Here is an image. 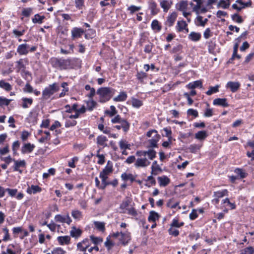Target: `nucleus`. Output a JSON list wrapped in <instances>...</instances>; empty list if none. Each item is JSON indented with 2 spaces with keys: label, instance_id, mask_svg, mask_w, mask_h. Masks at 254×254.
Masks as SVG:
<instances>
[{
  "label": "nucleus",
  "instance_id": "obj_61",
  "mask_svg": "<svg viewBox=\"0 0 254 254\" xmlns=\"http://www.w3.org/2000/svg\"><path fill=\"white\" fill-rule=\"evenodd\" d=\"M75 6L79 9H81L84 4V0H75Z\"/></svg>",
  "mask_w": 254,
  "mask_h": 254
},
{
  "label": "nucleus",
  "instance_id": "obj_22",
  "mask_svg": "<svg viewBox=\"0 0 254 254\" xmlns=\"http://www.w3.org/2000/svg\"><path fill=\"white\" fill-rule=\"evenodd\" d=\"M187 26V24L184 21H178L177 22V29L178 31H182L184 29H186L187 32H188L189 30L188 28L186 29Z\"/></svg>",
  "mask_w": 254,
  "mask_h": 254
},
{
  "label": "nucleus",
  "instance_id": "obj_44",
  "mask_svg": "<svg viewBox=\"0 0 254 254\" xmlns=\"http://www.w3.org/2000/svg\"><path fill=\"white\" fill-rule=\"evenodd\" d=\"M110 108L111 110V111L106 110L105 113L106 114L109 115L110 116L112 117L117 114V111L114 106H111Z\"/></svg>",
  "mask_w": 254,
  "mask_h": 254
},
{
  "label": "nucleus",
  "instance_id": "obj_6",
  "mask_svg": "<svg viewBox=\"0 0 254 254\" xmlns=\"http://www.w3.org/2000/svg\"><path fill=\"white\" fill-rule=\"evenodd\" d=\"M30 46L27 44L19 45L17 49V52L19 55H26L29 53Z\"/></svg>",
  "mask_w": 254,
  "mask_h": 254
},
{
  "label": "nucleus",
  "instance_id": "obj_46",
  "mask_svg": "<svg viewBox=\"0 0 254 254\" xmlns=\"http://www.w3.org/2000/svg\"><path fill=\"white\" fill-rule=\"evenodd\" d=\"M232 19L233 20L236 21L237 22L239 23H241L243 22V20L242 17L237 13L232 15Z\"/></svg>",
  "mask_w": 254,
  "mask_h": 254
},
{
  "label": "nucleus",
  "instance_id": "obj_23",
  "mask_svg": "<svg viewBox=\"0 0 254 254\" xmlns=\"http://www.w3.org/2000/svg\"><path fill=\"white\" fill-rule=\"evenodd\" d=\"M97 140L98 144L103 146H107V144L106 143V141H107L108 139L106 136L103 135H100L98 136Z\"/></svg>",
  "mask_w": 254,
  "mask_h": 254
},
{
  "label": "nucleus",
  "instance_id": "obj_24",
  "mask_svg": "<svg viewBox=\"0 0 254 254\" xmlns=\"http://www.w3.org/2000/svg\"><path fill=\"white\" fill-rule=\"evenodd\" d=\"M121 178L125 181L130 180L131 182H133L135 180L133 176L131 174H127L126 173L122 174Z\"/></svg>",
  "mask_w": 254,
  "mask_h": 254
},
{
  "label": "nucleus",
  "instance_id": "obj_9",
  "mask_svg": "<svg viewBox=\"0 0 254 254\" xmlns=\"http://www.w3.org/2000/svg\"><path fill=\"white\" fill-rule=\"evenodd\" d=\"M130 203L131 199L130 198L127 197L124 199L120 204V209L122 210L121 212L123 213H126V211L128 209L127 207L129 206Z\"/></svg>",
  "mask_w": 254,
  "mask_h": 254
},
{
  "label": "nucleus",
  "instance_id": "obj_28",
  "mask_svg": "<svg viewBox=\"0 0 254 254\" xmlns=\"http://www.w3.org/2000/svg\"><path fill=\"white\" fill-rule=\"evenodd\" d=\"M127 98V94L124 92H121L120 95H119L117 97L114 98V100L115 101L119 102V101H124L126 100Z\"/></svg>",
  "mask_w": 254,
  "mask_h": 254
},
{
  "label": "nucleus",
  "instance_id": "obj_37",
  "mask_svg": "<svg viewBox=\"0 0 254 254\" xmlns=\"http://www.w3.org/2000/svg\"><path fill=\"white\" fill-rule=\"evenodd\" d=\"M131 104L134 107L139 108L142 105V102L139 100L133 98L131 100Z\"/></svg>",
  "mask_w": 254,
  "mask_h": 254
},
{
  "label": "nucleus",
  "instance_id": "obj_56",
  "mask_svg": "<svg viewBox=\"0 0 254 254\" xmlns=\"http://www.w3.org/2000/svg\"><path fill=\"white\" fill-rule=\"evenodd\" d=\"M65 216H62L61 215H56L55 219L56 221L59 222L61 223H64L65 221Z\"/></svg>",
  "mask_w": 254,
  "mask_h": 254
},
{
  "label": "nucleus",
  "instance_id": "obj_33",
  "mask_svg": "<svg viewBox=\"0 0 254 254\" xmlns=\"http://www.w3.org/2000/svg\"><path fill=\"white\" fill-rule=\"evenodd\" d=\"M0 87L8 91L11 89V86L8 83L5 82L3 80L0 81Z\"/></svg>",
  "mask_w": 254,
  "mask_h": 254
},
{
  "label": "nucleus",
  "instance_id": "obj_5",
  "mask_svg": "<svg viewBox=\"0 0 254 254\" xmlns=\"http://www.w3.org/2000/svg\"><path fill=\"white\" fill-rule=\"evenodd\" d=\"M111 121L113 124L120 123L121 124L122 128L125 132L127 131L129 129V124L126 120L121 118L119 115L116 116L112 119Z\"/></svg>",
  "mask_w": 254,
  "mask_h": 254
},
{
  "label": "nucleus",
  "instance_id": "obj_53",
  "mask_svg": "<svg viewBox=\"0 0 254 254\" xmlns=\"http://www.w3.org/2000/svg\"><path fill=\"white\" fill-rule=\"evenodd\" d=\"M72 216L76 219H79L81 217V213L78 210H74L71 213Z\"/></svg>",
  "mask_w": 254,
  "mask_h": 254
},
{
  "label": "nucleus",
  "instance_id": "obj_25",
  "mask_svg": "<svg viewBox=\"0 0 254 254\" xmlns=\"http://www.w3.org/2000/svg\"><path fill=\"white\" fill-rule=\"evenodd\" d=\"M207 136V134L205 130L199 131L195 134V138L199 140H203Z\"/></svg>",
  "mask_w": 254,
  "mask_h": 254
},
{
  "label": "nucleus",
  "instance_id": "obj_49",
  "mask_svg": "<svg viewBox=\"0 0 254 254\" xmlns=\"http://www.w3.org/2000/svg\"><path fill=\"white\" fill-rule=\"evenodd\" d=\"M235 173L238 175H239L241 178H244L246 177V173L241 169L237 168L235 170Z\"/></svg>",
  "mask_w": 254,
  "mask_h": 254
},
{
  "label": "nucleus",
  "instance_id": "obj_4",
  "mask_svg": "<svg viewBox=\"0 0 254 254\" xmlns=\"http://www.w3.org/2000/svg\"><path fill=\"white\" fill-rule=\"evenodd\" d=\"M59 90L58 84L54 83L46 87L43 91L42 96L44 99H48L51 96Z\"/></svg>",
  "mask_w": 254,
  "mask_h": 254
},
{
  "label": "nucleus",
  "instance_id": "obj_1",
  "mask_svg": "<svg viewBox=\"0 0 254 254\" xmlns=\"http://www.w3.org/2000/svg\"><path fill=\"white\" fill-rule=\"evenodd\" d=\"M137 156L139 157L136 160L134 166L137 167H146L150 165V162L146 157L150 160H153L156 157V152L153 149H149L148 151H138L135 153Z\"/></svg>",
  "mask_w": 254,
  "mask_h": 254
},
{
  "label": "nucleus",
  "instance_id": "obj_12",
  "mask_svg": "<svg viewBox=\"0 0 254 254\" xmlns=\"http://www.w3.org/2000/svg\"><path fill=\"white\" fill-rule=\"evenodd\" d=\"M226 87L231 89L233 92H236L240 87V84L238 82L229 81L227 83Z\"/></svg>",
  "mask_w": 254,
  "mask_h": 254
},
{
  "label": "nucleus",
  "instance_id": "obj_57",
  "mask_svg": "<svg viewBox=\"0 0 254 254\" xmlns=\"http://www.w3.org/2000/svg\"><path fill=\"white\" fill-rule=\"evenodd\" d=\"M82 245H84V248H82L81 249V251L85 252L86 249L89 247V240L86 239L85 240H84L82 242Z\"/></svg>",
  "mask_w": 254,
  "mask_h": 254
},
{
  "label": "nucleus",
  "instance_id": "obj_32",
  "mask_svg": "<svg viewBox=\"0 0 254 254\" xmlns=\"http://www.w3.org/2000/svg\"><path fill=\"white\" fill-rule=\"evenodd\" d=\"M151 27L153 30L160 31L161 29V26L159 25V22L157 20H154L151 23Z\"/></svg>",
  "mask_w": 254,
  "mask_h": 254
},
{
  "label": "nucleus",
  "instance_id": "obj_36",
  "mask_svg": "<svg viewBox=\"0 0 254 254\" xmlns=\"http://www.w3.org/2000/svg\"><path fill=\"white\" fill-rule=\"evenodd\" d=\"M44 18V16H40L39 14H37L35 15L34 18L32 19V21L34 23H41L42 22V20Z\"/></svg>",
  "mask_w": 254,
  "mask_h": 254
},
{
  "label": "nucleus",
  "instance_id": "obj_52",
  "mask_svg": "<svg viewBox=\"0 0 254 254\" xmlns=\"http://www.w3.org/2000/svg\"><path fill=\"white\" fill-rule=\"evenodd\" d=\"M120 147L121 149H129L130 147V144H127V142L125 141L121 140L120 141Z\"/></svg>",
  "mask_w": 254,
  "mask_h": 254
},
{
  "label": "nucleus",
  "instance_id": "obj_17",
  "mask_svg": "<svg viewBox=\"0 0 254 254\" xmlns=\"http://www.w3.org/2000/svg\"><path fill=\"white\" fill-rule=\"evenodd\" d=\"M57 240L61 245H67L70 242V238L68 236H60L58 237Z\"/></svg>",
  "mask_w": 254,
  "mask_h": 254
},
{
  "label": "nucleus",
  "instance_id": "obj_11",
  "mask_svg": "<svg viewBox=\"0 0 254 254\" xmlns=\"http://www.w3.org/2000/svg\"><path fill=\"white\" fill-rule=\"evenodd\" d=\"M34 148L35 145L33 144L30 143H25L21 148V152L22 154L30 153L33 150Z\"/></svg>",
  "mask_w": 254,
  "mask_h": 254
},
{
  "label": "nucleus",
  "instance_id": "obj_35",
  "mask_svg": "<svg viewBox=\"0 0 254 254\" xmlns=\"http://www.w3.org/2000/svg\"><path fill=\"white\" fill-rule=\"evenodd\" d=\"M22 107L24 108H28V106L27 104L31 105L33 102V100L31 98H24L22 99Z\"/></svg>",
  "mask_w": 254,
  "mask_h": 254
},
{
  "label": "nucleus",
  "instance_id": "obj_8",
  "mask_svg": "<svg viewBox=\"0 0 254 254\" xmlns=\"http://www.w3.org/2000/svg\"><path fill=\"white\" fill-rule=\"evenodd\" d=\"M121 237L120 239V241L122 242L124 245H127L130 240V235L128 232L124 233L121 232Z\"/></svg>",
  "mask_w": 254,
  "mask_h": 254
},
{
  "label": "nucleus",
  "instance_id": "obj_39",
  "mask_svg": "<svg viewBox=\"0 0 254 254\" xmlns=\"http://www.w3.org/2000/svg\"><path fill=\"white\" fill-rule=\"evenodd\" d=\"M218 88V85H216L214 87H210L209 89L206 92V94L209 96L213 93L217 92L219 91Z\"/></svg>",
  "mask_w": 254,
  "mask_h": 254
},
{
  "label": "nucleus",
  "instance_id": "obj_31",
  "mask_svg": "<svg viewBox=\"0 0 254 254\" xmlns=\"http://www.w3.org/2000/svg\"><path fill=\"white\" fill-rule=\"evenodd\" d=\"M41 190V188H40L38 186H34L32 185L30 189H28L27 190V192L28 193H31L32 192L33 193H35L37 192H40Z\"/></svg>",
  "mask_w": 254,
  "mask_h": 254
},
{
  "label": "nucleus",
  "instance_id": "obj_63",
  "mask_svg": "<svg viewBox=\"0 0 254 254\" xmlns=\"http://www.w3.org/2000/svg\"><path fill=\"white\" fill-rule=\"evenodd\" d=\"M76 124V122L75 121H70V120H67L66 121L65 127H73L75 126Z\"/></svg>",
  "mask_w": 254,
  "mask_h": 254
},
{
  "label": "nucleus",
  "instance_id": "obj_3",
  "mask_svg": "<svg viewBox=\"0 0 254 254\" xmlns=\"http://www.w3.org/2000/svg\"><path fill=\"white\" fill-rule=\"evenodd\" d=\"M114 93L115 90L109 87H101L97 91V94L100 97V101L102 103L109 100Z\"/></svg>",
  "mask_w": 254,
  "mask_h": 254
},
{
  "label": "nucleus",
  "instance_id": "obj_30",
  "mask_svg": "<svg viewBox=\"0 0 254 254\" xmlns=\"http://www.w3.org/2000/svg\"><path fill=\"white\" fill-rule=\"evenodd\" d=\"M160 138V135L158 134H156V137H154L153 138H152L149 140V142L150 144L151 147H156L157 146V142L159 140Z\"/></svg>",
  "mask_w": 254,
  "mask_h": 254
},
{
  "label": "nucleus",
  "instance_id": "obj_16",
  "mask_svg": "<svg viewBox=\"0 0 254 254\" xmlns=\"http://www.w3.org/2000/svg\"><path fill=\"white\" fill-rule=\"evenodd\" d=\"M172 4V1H169L167 0H163L160 2V5L161 7L163 9V11L165 12H167L168 11V10L171 6Z\"/></svg>",
  "mask_w": 254,
  "mask_h": 254
},
{
  "label": "nucleus",
  "instance_id": "obj_64",
  "mask_svg": "<svg viewBox=\"0 0 254 254\" xmlns=\"http://www.w3.org/2000/svg\"><path fill=\"white\" fill-rule=\"evenodd\" d=\"M188 114L189 115H192L195 117H197L198 116V112L196 110L190 109L188 110Z\"/></svg>",
  "mask_w": 254,
  "mask_h": 254
},
{
  "label": "nucleus",
  "instance_id": "obj_60",
  "mask_svg": "<svg viewBox=\"0 0 254 254\" xmlns=\"http://www.w3.org/2000/svg\"><path fill=\"white\" fill-rule=\"evenodd\" d=\"M65 251L61 248L55 249L52 252V254H64Z\"/></svg>",
  "mask_w": 254,
  "mask_h": 254
},
{
  "label": "nucleus",
  "instance_id": "obj_43",
  "mask_svg": "<svg viewBox=\"0 0 254 254\" xmlns=\"http://www.w3.org/2000/svg\"><path fill=\"white\" fill-rule=\"evenodd\" d=\"M229 3H227L224 0H221L217 4V7L219 8L221 7L226 9L229 7Z\"/></svg>",
  "mask_w": 254,
  "mask_h": 254
},
{
  "label": "nucleus",
  "instance_id": "obj_2",
  "mask_svg": "<svg viewBox=\"0 0 254 254\" xmlns=\"http://www.w3.org/2000/svg\"><path fill=\"white\" fill-rule=\"evenodd\" d=\"M50 63L53 67L59 68L61 69H66L71 65V61L69 59L52 58L50 59Z\"/></svg>",
  "mask_w": 254,
  "mask_h": 254
},
{
  "label": "nucleus",
  "instance_id": "obj_58",
  "mask_svg": "<svg viewBox=\"0 0 254 254\" xmlns=\"http://www.w3.org/2000/svg\"><path fill=\"white\" fill-rule=\"evenodd\" d=\"M163 130L165 132V136L168 137V140H169V141H171V139H172V137L171 136L172 131H171V129H170L168 128H164L163 129Z\"/></svg>",
  "mask_w": 254,
  "mask_h": 254
},
{
  "label": "nucleus",
  "instance_id": "obj_18",
  "mask_svg": "<svg viewBox=\"0 0 254 254\" xmlns=\"http://www.w3.org/2000/svg\"><path fill=\"white\" fill-rule=\"evenodd\" d=\"M188 2L187 1H181L176 4V8L180 11H185L188 7Z\"/></svg>",
  "mask_w": 254,
  "mask_h": 254
},
{
  "label": "nucleus",
  "instance_id": "obj_50",
  "mask_svg": "<svg viewBox=\"0 0 254 254\" xmlns=\"http://www.w3.org/2000/svg\"><path fill=\"white\" fill-rule=\"evenodd\" d=\"M141 9L140 6H136L135 5H131L128 7L127 9L130 11L131 14L133 13L134 12L139 10Z\"/></svg>",
  "mask_w": 254,
  "mask_h": 254
},
{
  "label": "nucleus",
  "instance_id": "obj_19",
  "mask_svg": "<svg viewBox=\"0 0 254 254\" xmlns=\"http://www.w3.org/2000/svg\"><path fill=\"white\" fill-rule=\"evenodd\" d=\"M159 215L158 213L154 211H151L149 212V215L148 218V220L149 222H155L156 220L158 219Z\"/></svg>",
  "mask_w": 254,
  "mask_h": 254
},
{
  "label": "nucleus",
  "instance_id": "obj_45",
  "mask_svg": "<svg viewBox=\"0 0 254 254\" xmlns=\"http://www.w3.org/2000/svg\"><path fill=\"white\" fill-rule=\"evenodd\" d=\"M94 225L95 227L100 231H103L105 229V225L103 222L95 221L94 222Z\"/></svg>",
  "mask_w": 254,
  "mask_h": 254
},
{
  "label": "nucleus",
  "instance_id": "obj_10",
  "mask_svg": "<svg viewBox=\"0 0 254 254\" xmlns=\"http://www.w3.org/2000/svg\"><path fill=\"white\" fill-rule=\"evenodd\" d=\"M213 104L214 105L221 106L223 107L229 106L227 103V100L226 98H217L213 100Z\"/></svg>",
  "mask_w": 254,
  "mask_h": 254
},
{
  "label": "nucleus",
  "instance_id": "obj_55",
  "mask_svg": "<svg viewBox=\"0 0 254 254\" xmlns=\"http://www.w3.org/2000/svg\"><path fill=\"white\" fill-rule=\"evenodd\" d=\"M6 191L8 193V194L11 196H14L17 192V189H10L9 188L5 189Z\"/></svg>",
  "mask_w": 254,
  "mask_h": 254
},
{
  "label": "nucleus",
  "instance_id": "obj_38",
  "mask_svg": "<svg viewBox=\"0 0 254 254\" xmlns=\"http://www.w3.org/2000/svg\"><path fill=\"white\" fill-rule=\"evenodd\" d=\"M200 146H199V145L191 144L189 146V147L188 148V149L191 153H195L197 151V150H198L200 149Z\"/></svg>",
  "mask_w": 254,
  "mask_h": 254
},
{
  "label": "nucleus",
  "instance_id": "obj_15",
  "mask_svg": "<svg viewBox=\"0 0 254 254\" xmlns=\"http://www.w3.org/2000/svg\"><path fill=\"white\" fill-rule=\"evenodd\" d=\"M113 172V166L110 161H109L107 163L106 166L105 168L100 172V173L105 174V175H109Z\"/></svg>",
  "mask_w": 254,
  "mask_h": 254
},
{
  "label": "nucleus",
  "instance_id": "obj_62",
  "mask_svg": "<svg viewBox=\"0 0 254 254\" xmlns=\"http://www.w3.org/2000/svg\"><path fill=\"white\" fill-rule=\"evenodd\" d=\"M213 115V110L210 108H207L204 114L205 117H210Z\"/></svg>",
  "mask_w": 254,
  "mask_h": 254
},
{
  "label": "nucleus",
  "instance_id": "obj_20",
  "mask_svg": "<svg viewBox=\"0 0 254 254\" xmlns=\"http://www.w3.org/2000/svg\"><path fill=\"white\" fill-rule=\"evenodd\" d=\"M177 17V13L176 12H172L167 17V21L169 23V26H172L175 21Z\"/></svg>",
  "mask_w": 254,
  "mask_h": 254
},
{
  "label": "nucleus",
  "instance_id": "obj_13",
  "mask_svg": "<svg viewBox=\"0 0 254 254\" xmlns=\"http://www.w3.org/2000/svg\"><path fill=\"white\" fill-rule=\"evenodd\" d=\"M157 179L161 187H165L170 182V179L166 176L158 177Z\"/></svg>",
  "mask_w": 254,
  "mask_h": 254
},
{
  "label": "nucleus",
  "instance_id": "obj_14",
  "mask_svg": "<svg viewBox=\"0 0 254 254\" xmlns=\"http://www.w3.org/2000/svg\"><path fill=\"white\" fill-rule=\"evenodd\" d=\"M83 32V30L81 28H73L71 31L72 37L73 39L80 37Z\"/></svg>",
  "mask_w": 254,
  "mask_h": 254
},
{
  "label": "nucleus",
  "instance_id": "obj_21",
  "mask_svg": "<svg viewBox=\"0 0 254 254\" xmlns=\"http://www.w3.org/2000/svg\"><path fill=\"white\" fill-rule=\"evenodd\" d=\"M82 231L79 229H76L75 227L73 226L71 228V230L70 232V234L71 237L74 238L79 237L81 234Z\"/></svg>",
  "mask_w": 254,
  "mask_h": 254
},
{
  "label": "nucleus",
  "instance_id": "obj_51",
  "mask_svg": "<svg viewBox=\"0 0 254 254\" xmlns=\"http://www.w3.org/2000/svg\"><path fill=\"white\" fill-rule=\"evenodd\" d=\"M90 238L92 242L96 245L102 242L103 241L102 238H100L99 237H95L93 235L90 236Z\"/></svg>",
  "mask_w": 254,
  "mask_h": 254
},
{
  "label": "nucleus",
  "instance_id": "obj_47",
  "mask_svg": "<svg viewBox=\"0 0 254 254\" xmlns=\"http://www.w3.org/2000/svg\"><path fill=\"white\" fill-rule=\"evenodd\" d=\"M203 17L201 16H198L197 17V20L199 22V25L201 26H204L206 22L208 21V19L205 18L204 20H202ZM199 25V24H197Z\"/></svg>",
  "mask_w": 254,
  "mask_h": 254
},
{
  "label": "nucleus",
  "instance_id": "obj_40",
  "mask_svg": "<svg viewBox=\"0 0 254 254\" xmlns=\"http://www.w3.org/2000/svg\"><path fill=\"white\" fill-rule=\"evenodd\" d=\"M10 101L11 100H8L6 98L0 97V106L2 107L4 105L8 106L9 104Z\"/></svg>",
  "mask_w": 254,
  "mask_h": 254
},
{
  "label": "nucleus",
  "instance_id": "obj_59",
  "mask_svg": "<svg viewBox=\"0 0 254 254\" xmlns=\"http://www.w3.org/2000/svg\"><path fill=\"white\" fill-rule=\"evenodd\" d=\"M254 250L252 247H248L244 250L241 254H253Z\"/></svg>",
  "mask_w": 254,
  "mask_h": 254
},
{
  "label": "nucleus",
  "instance_id": "obj_34",
  "mask_svg": "<svg viewBox=\"0 0 254 254\" xmlns=\"http://www.w3.org/2000/svg\"><path fill=\"white\" fill-rule=\"evenodd\" d=\"M97 105V103L91 100L87 102V109L89 111H92Z\"/></svg>",
  "mask_w": 254,
  "mask_h": 254
},
{
  "label": "nucleus",
  "instance_id": "obj_48",
  "mask_svg": "<svg viewBox=\"0 0 254 254\" xmlns=\"http://www.w3.org/2000/svg\"><path fill=\"white\" fill-rule=\"evenodd\" d=\"M32 11L31 8H24L22 10V15L25 17H29Z\"/></svg>",
  "mask_w": 254,
  "mask_h": 254
},
{
  "label": "nucleus",
  "instance_id": "obj_26",
  "mask_svg": "<svg viewBox=\"0 0 254 254\" xmlns=\"http://www.w3.org/2000/svg\"><path fill=\"white\" fill-rule=\"evenodd\" d=\"M189 38L193 41H197L200 40L201 35L198 33L191 32L189 35Z\"/></svg>",
  "mask_w": 254,
  "mask_h": 254
},
{
  "label": "nucleus",
  "instance_id": "obj_42",
  "mask_svg": "<svg viewBox=\"0 0 254 254\" xmlns=\"http://www.w3.org/2000/svg\"><path fill=\"white\" fill-rule=\"evenodd\" d=\"M184 224V222H181L179 223L178 222V220L177 219H173L172 223L170 224V227H177L179 228L182 226H183Z\"/></svg>",
  "mask_w": 254,
  "mask_h": 254
},
{
  "label": "nucleus",
  "instance_id": "obj_29",
  "mask_svg": "<svg viewBox=\"0 0 254 254\" xmlns=\"http://www.w3.org/2000/svg\"><path fill=\"white\" fill-rule=\"evenodd\" d=\"M151 174L156 175L157 174V173H155L156 171L159 170L161 171V168L159 167V166L157 164V162L156 161H154L152 165L151 166Z\"/></svg>",
  "mask_w": 254,
  "mask_h": 254
},
{
  "label": "nucleus",
  "instance_id": "obj_41",
  "mask_svg": "<svg viewBox=\"0 0 254 254\" xmlns=\"http://www.w3.org/2000/svg\"><path fill=\"white\" fill-rule=\"evenodd\" d=\"M173 201V199L169 200L167 203V206L171 208H175L179 205V202H174Z\"/></svg>",
  "mask_w": 254,
  "mask_h": 254
},
{
  "label": "nucleus",
  "instance_id": "obj_27",
  "mask_svg": "<svg viewBox=\"0 0 254 254\" xmlns=\"http://www.w3.org/2000/svg\"><path fill=\"white\" fill-rule=\"evenodd\" d=\"M189 89H194L196 87H202V82L200 80H197L193 83H190L187 85Z\"/></svg>",
  "mask_w": 254,
  "mask_h": 254
},
{
  "label": "nucleus",
  "instance_id": "obj_54",
  "mask_svg": "<svg viewBox=\"0 0 254 254\" xmlns=\"http://www.w3.org/2000/svg\"><path fill=\"white\" fill-rule=\"evenodd\" d=\"M168 231L170 235L174 236L175 237L177 236L179 234V231L173 228V227H170Z\"/></svg>",
  "mask_w": 254,
  "mask_h": 254
},
{
  "label": "nucleus",
  "instance_id": "obj_7",
  "mask_svg": "<svg viewBox=\"0 0 254 254\" xmlns=\"http://www.w3.org/2000/svg\"><path fill=\"white\" fill-rule=\"evenodd\" d=\"M13 161L14 162V165L13 166L14 170L15 171H18L20 173H22V171L19 170V168L20 167H25L26 166V162L25 161L23 160H16L14 159H13Z\"/></svg>",
  "mask_w": 254,
  "mask_h": 254
}]
</instances>
